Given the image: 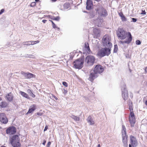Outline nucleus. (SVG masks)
<instances>
[{
    "mask_svg": "<svg viewBox=\"0 0 147 147\" xmlns=\"http://www.w3.org/2000/svg\"><path fill=\"white\" fill-rule=\"evenodd\" d=\"M117 32L118 37L120 39L123 40L126 37H127L125 41H120L119 42L120 44L124 45L125 43L128 44L130 43L132 40V37L130 32H128L127 33L123 29L121 28H119Z\"/></svg>",
    "mask_w": 147,
    "mask_h": 147,
    "instance_id": "obj_1",
    "label": "nucleus"
},
{
    "mask_svg": "<svg viewBox=\"0 0 147 147\" xmlns=\"http://www.w3.org/2000/svg\"><path fill=\"white\" fill-rule=\"evenodd\" d=\"M104 69L101 65H96L93 72L90 73L88 80L91 81H92L98 76L99 74L102 73Z\"/></svg>",
    "mask_w": 147,
    "mask_h": 147,
    "instance_id": "obj_2",
    "label": "nucleus"
},
{
    "mask_svg": "<svg viewBox=\"0 0 147 147\" xmlns=\"http://www.w3.org/2000/svg\"><path fill=\"white\" fill-rule=\"evenodd\" d=\"M20 138L17 135H13L10 139V142L13 147H20Z\"/></svg>",
    "mask_w": 147,
    "mask_h": 147,
    "instance_id": "obj_3",
    "label": "nucleus"
},
{
    "mask_svg": "<svg viewBox=\"0 0 147 147\" xmlns=\"http://www.w3.org/2000/svg\"><path fill=\"white\" fill-rule=\"evenodd\" d=\"M111 48L105 47V48H102L101 49L99 50L97 54L98 55L101 57L107 55L109 56L111 53Z\"/></svg>",
    "mask_w": 147,
    "mask_h": 147,
    "instance_id": "obj_4",
    "label": "nucleus"
},
{
    "mask_svg": "<svg viewBox=\"0 0 147 147\" xmlns=\"http://www.w3.org/2000/svg\"><path fill=\"white\" fill-rule=\"evenodd\" d=\"M111 38L108 36L105 35L102 39V42L104 46L106 47L111 48L112 44L111 42Z\"/></svg>",
    "mask_w": 147,
    "mask_h": 147,
    "instance_id": "obj_5",
    "label": "nucleus"
},
{
    "mask_svg": "<svg viewBox=\"0 0 147 147\" xmlns=\"http://www.w3.org/2000/svg\"><path fill=\"white\" fill-rule=\"evenodd\" d=\"M122 141L125 147H127L128 146L127 144V138L128 136L126 135V130L125 126L122 125Z\"/></svg>",
    "mask_w": 147,
    "mask_h": 147,
    "instance_id": "obj_6",
    "label": "nucleus"
},
{
    "mask_svg": "<svg viewBox=\"0 0 147 147\" xmlns=\"http://www.w3.org/2000/svg\"><path fill=\"white\" fill-rule=\"evenodd\" d=\"M95 60V58L93 56L88 55L86 58L85 64L87 66H92L94 63Z\"/></svg>",
    "mask_w": 147,
    "mask_h": 147,
    "instance_id": "obj_7",
    "label": "nucleus"
},
{
    "mask_svg": "<svg viewBox=\"0 0 147 147\" xmlns=\"http://www.w3.org/2000/svg\"><path fill=\"white\" fill-rule=\"evenodd\" d=\"M84 59L80 58L76 60L73 63L74 66L76 69H81L83 67Z\"/></svg>",
    "mask_w": 147,
    "mask_h": 147,
    "instance_id": "obj_8",
    "label": "nucleus"
},
{
    "mask_svg": "<svg viewBox=\"0 0 147 147\" xmlns=\"http://www.w3.org/2000/svg\"><path fill=\"white\" fill-rule=\"evenodd\" d=\"M121 90L122 91V96L125 100L127 98L128 95V91L126 88V86L123 82L121 84Z\"/></svg>",
    "mask_w": 147,
    "mask_h": 147,
    "instance_id": "obj_9",
    "label": "nucleus"
},
{
    "mask_svg": "<svg viewBox=\"0 0 147 147\" xmlns=\"http://www.w3.org/2000/svg\"><path fill=\"white\" fill-rule=\"evenodd\" d=\"M97 12L100 16L105 17L107 15V13L106 9L100 6L97 9Z\"/></svg>",
    "mask_w": 147,
    "mask_h": 147,
    "instance_id": "obj_10",
    "label": "nucleus"
},
{
    "mask_svg": "<svg viewBox=\"0 0 147 147\" xmlns=\"http://www.w3.org/2000/svg\"><path fill=\"white\" fill-rule=\"evenodd\" d=\"M129 121L131 126L133 127L135 122V119L134 114L132 112H131L129 116Z\"/></svg>",
    "mask_w": 147,
    "mask_h": 147,
    "instance_id": "obj_11",
    "label": "nucleus"
},
{
    "mask_svg": "<svg viewBox=\"0 0 147 147\" xmlns=\"http://www.w3.org/2000/svg\"><path fill=\"white\" fill-rule=\"evenodd\" d=\"M8 119L4 113H0V121L2 123L6 124L8 122Z\"/></svg>",
    "mask_w": 147,
    "mask_h": 147,
    "instance_id": "obj_12",
    "label": "nucleus"
},
{
    "mask_svg": "<svg viewBox=\"0 0 147 147\" xmlns=\"http://www.w3.org/2000/svg\"><path fill=\"white\" fill-rule=\"evenodd\" d=\"M131 145L134 147H136L138 145V142L135 137L132 136H130Z\"/></svg>",
    "mask_w": 147,
    "mask_h": 147,
    "instance_id": "obj_13",
    "label": "nucleus"
},
{
    "mask_svg": "<svg viewBox=\"0 0 147 147\" xmlns=\"http://www.w3.org/2000/svg\"><path fill=\"white\" fill-rule=\"evenodd\" d=\"M16 132V129L14 127H9L6 130L7 133L10 135L14 134Z\"/></svg>",
    "mask_w": 147,
    "mask_h": 147,
    "instance_id": "obj_14",
    "label": "nucleus"
},
{
    "mask_svg": "<svg viewBox=\"0 0 147 147\" xmlns=\"http://www.w3.org/2000/svg\"><path fill=\"white\" fill-rule=\"evenodd\" d=\"M86 9L88 10H90L92 9L93 5V3L91 0H87L86 2Z\"/></svg>",
    "mask_w": 147,
    "mask_h": 147,
    "instance_id": "obj_15",
    "label": "nucleus"
},
{
    "mask_svg": "<svg viewBox=\"0 0 147 147\" xmlns=\"http://www.w3.org/2000/svg\"><path fill=\"white\" fill-rule=\"evenodd\" d=\"M27 78L30 79L35 77V75L30 73H24L23 74Z\"/></svg>",
    "mask_w": 147,
    "mask_h": 147,
    "instance_id": "obj_16",
    "label": "nucleus"
},
{
    "mask_svg": "<svg viewBox=\"0 0 147 147\" xmlns=\"http://www.w3.org/2000/svg\"><path fill=\"white\" fill-rule=\"evenodd\" d=\"M36 105H33L30 106L29 111L27 112L26 114L30 113L34 111L36 109Z\"/></svg>",
    "mask_w": 147,
    "mask_h": 147,
    "instance_id": "obj_17",
    "label": "nucleus"
},
{
    "mask_svg": "<svg viewBox=\"0 0 147 147\" xmlns=\"http://www.w3.org/2000/svg\"><path fill=\"white\" fill-rule=\"evenodd\" d=\"M19 93L23 97H24L28 99H30V97L26 93L21 91H20Z\"/></svg>",
    "mask_w": 147,
    "mask_h": 147,
    "instance_id": "obj_18",
    "label": "nucleus"
},
{
    "mask_svg": "<svg viewBox=\"0 0 147 147\" xmlns=\"http://www.w3.org/2000/svg\"><path fill=\"white\" fill-rule=\"evenodd\" d=\"M6 97L7 100L9 101H11L12 100L13 98V94L11 92L8 94L6 96Z\"/></svg>",
    "mask_w": 147,
    "mask_h": 147,
    "instance_id": "obj_19",
    "label": "nucleus"
},
{
    "mask_svg": "<svg viewBox=\"0 0 147 147\" xmlns=\"http://www.w3.org/2000/svg\"><path fill=\"white\" fill-rule=\"evenodd\" d=\"M87 121L88 123L90 125L94 124V122L93 119L91 118L90 116H89L87 119Z\"/></svg>",
    "mask_w": 147,
    "mask_h": 147,
    "instance_id": "obj_20",
    "label": "nucleus"
},
{
    "mask_svg": "<svg viewBox=\"0 0 147 147\" xmlns=\"http://www.w3.org/2000/svg\"><path fill=\"white\" fill-rule=\"evenodd\" d=\"M119 16L121 17V20L122 21H127L126 17L124 16L122 12H120L119 13Z\"/></svg>",
    "mask_w": 147,
    "mask_h": 147,
    "instance_id": "obj_21",
    "label": "nucleus"
},
{
    "mask_svg": "<svg viewBox=\"0 0 147 147\" xmlns=\"http://www.w3.org/2000/svg\"><path fill=\"white\" fill-rule=\"evenodd\" d=\"M84 47L85 49L87 51V52L88 53H89L90 52V49L89 45L88 43H85Z\"/></svg>",
    "mask_w": 147,
    "mask_h": 147,
    "instance_id": "obj_22",
    "label": "nucleus"
},
{
    "mask_svg": "<svg viewBox=\"0 0 147 147\" xmlns=\"http://www.w3.org/2000/svg\"><path fill=\"white\" fill-rule=\"evenodd\" d=\"M7 105V103L5 101H3L0 103V107L2 108L6 107Z\"/></svg>",
    "mask_w": 147,
    "mask_h": 147,
    "instance_id": "obj_23",
    "label": "nucleus"
},
{
    "mask_svg": "<svg viewBox=\"0 0 147 147\" xmlns=\"http://www.w3.org/2000/svg\"><path fill=\"white\" fill-rule=\"evenodd\" d=\"M70 117L72 119H73L75 121H79L80 120L79 117L77 116L71 115Z\"/></svg>",
    "mask_w": 147,
    "mask_h": 147,
    "instance_id": "obj_24",
    "label": "nucleus"
},
{
    "mask_svg": "<svg viewBox=\"0 0 147 147\" xmlns=\"http://www.w3.org/2000/svg\"><path fill=\"white\" fill-rule=\"evenodd\" d=\"M128 104L129 105V109L130 110H133L132 106V103L130 100L129 101Z\"/></svg>",
    "mask_w": 147,
    "mask_h": 147,
    "instance_id": "obj_25",
    "label": "nucleus"
},
{
    "mask_svg": "<svg viewBox=\"0 0 147 147\" xmlns=\"http://www.w3.org/2000/svg\"><path fill=\"white\" fill-rule=\"evenodd\" d=\"M118 50V47L117 45H114V52L116 53Z\"/></svg>",
    "mask_w": 147,
    "mask_h": 147,
    "instance_id": "obj_26",
    "label": "nucleus"
},
{
    "mask_svg": "<svg viewBox=\"0 0 147 147\" xmlns=\"http://www.w3.org/2000/svg\"><path fill=\"white\" fill-rule=\"evenodd\" d=\"M93 32L95 33V35H98V34L99 33V31L97 29H94V30Z\"/></svg>",
    "mask_w": 147,
    "mask_h": 147,
    "instance_id": "obj_27",
    "label": "nucleus"
},
{
    "mask_svg": "<svg viewBox=\"0 0 147 147\" xmlns=\"http://www.w3.org/2000/svg\"><path fill=\"white\" fill-rule=\"evenodd\" d=\"M22 43L24 45H30L29 41L23 42Z\"/></svg>",
    "mask_w": 147,
    "mask_h": 147,
    "instance_id": "obj_28",
    "label": "nucleus"
},
{
    "mask_svg": "<svg viewBox=\"0 0 147 147\" xmlns=\"http://www.w3.org/2000/svg\"><path fill=\"white\" fill-rule=\"evenodd\" d=\"M59 17L58 16L56 17H54L53 18H52V20H56L57 21H58L59 20Z\"/></svg>",
    "mask_w": 147,
    "mask_h": 147,
    "instance_id": "obj_29",
    "label": "nucleus"
},
{
    "mask_svg": "<svg viewBox=\"0 0 147 147\" xmlns=\"http://www.w3.org/2000/svg\"><path fill=\"white\" fill-rule=\"evenodd\" d=\"M67 57H69V60H71L73 58V57L71 56V54H68L67 55Z\"/></svg>",
    "mask_w": 147,
    "mask_h": 147,
    "instance_id": "obj_30",
    "label": "nucleus"
},
{
    "mask_svg": "<svg viewBox=\"0 0 147 147\" xmlns=\"http://www.w3.org/2000/svg\"><path fill=\"white\" fill-rule=\"evenodd\" d=\"M136 44L137 45H140L141 43L140 41L139 40H136Z\"/></svg>",
    "mask_w": 147,
    "mask_h": 147,
    "instance_id": "obj_31",
    "label": "nucleus"
},
{
    "mask_svg": "<svg viewBox=\"0 0 147 147\" xmlns=\"http://www.w3.org/2000/svg\"><path fill=\"white\" fill-rule=\"evenodd\" d=\"M52 25H53V28H56L57 29H59V28H58L57 26H56L55 24H53Z\"/></svg>",
    "mask_w": 147,
    "mask_h": 147,
    "instance_id": "obj_32",
    "label": "nucleus"
},
{
    "mask_svg": "<svg viewBox=\"0 0 147 147\" xmlns=\"http://www.w3.org/2000/svg\"><path fill=\"white\" fill-rule=\"evenodd\" d=\"M35 5H36L35 2H32L31 3V4H30V6L31 7H34V6H35Z\"/></svg>",
    "mask_w": 147,
    "mask_h": 147,
    "instance_id": "obj_33",
    "label": "nucleus"
},
{
    "mask_svg": "<svg viewBox=\"0 0 147 147\" xmlns=\"http://www.w3.org/2000/svg\"><path fill=\"white\" fill-rule=\"evenodd\" d=\"M29 42H30V45H33L35 44V43L34 42V41H29Z\"/></svg>",
    "mask_w": 147,
    "mask_h": 147,
    "instance_id": "obj_34",
    "label": "nucleus"
},
{
    "mask_svg": "<svg viewBox=\"0 0 147 147\" xmlns=\"http://www.w3.org/2000/svg\"><path fill=\"white\" fill-rule=\"evenodd\" d=\"M27 92L30 95L32 93L31 90L30 89H28L27 90Z\"/></svg>",
    "mask_w": 147,
    "mask_h": 147,
    "instance_id": "obj_35",
    "label": "nucleus"
},
{
    "mask_svg": "<svg viewBox=\"0 0 147 147\" xmlns=\"http://www.w3.org/2000/svg\"><path fill=\"white\" fill-rule=\"evenodd\" d=\"M132 21L134 22H136L137 21V19L135 18H132Z\"/></svg>",
    "mask_w": 147,
    "mask_h": 147,
    "instance_id": "obj_36",
    "label": "nucleus"
},
{
    "mask_svg": "<svg viewBox=\"0 0 147 147\" xmlns=\"http://www.w3.org/2000/svg\"><path fill=\"white\" fill-rule=\"evenodd\" d=\"M48 129V126L47 125H46L45 127V128L44 129V131H46L47 130V129Z\"/></svg>",
    "mask_w": 147,
    "mask_h": 147,
    "instance_id": "obj_37",
    "label": "nucleus"
},
{
    "mask_svg": "<svg viewBox=\"0 0 147 147\" xmlns=\"http://www.w3.org/2000/svg\"><path fill=\"white\" fill-rule=\"evenodd\" d=\"M46 17H49V18H50L51 19H52V18H53V17H54L53 16H47Z\"/></svg>",
    "mask_w": 147,
    "mask_h": 147,
    "instance_id": "obj_38",
    "label": "nucleus"
},
{
    "mask_svg": "<svg viewBox=\"0 0 147 147\" xmlns=\"http://www.w3.org/2000/svg\"><path fill=\"white\" fill-rule=\"evenodd\" d=\"M4 10L3 9H1L0 11V14L1 15L4 12Z\"/></svg>",
    "mask_w": 147,
    "mask_h": 147,
    "instance_id": "obj_39",
    "label": "nucleus"
},
{
    "mask_svg": "<svg viewBox=\"0 0 147 147\" xmlns=\"http://www.w3.org/2000/svg\"><path fill=\"white\" fill-rule=\"evenodd\" d=\"M30 95L33 98H34L35 96V95L33 93L30 94Z\"/></svg>",
    "mask_w": 147,
    "mask_h": 147,
    "instance_id": "obj_40",
    "label": "nucleus"
},
{
    "mask_svg": "<svg viewBox=\"0 0 147 147\" xmlns=\"http://www.w3.org/2000/svg\"><path fill=\"white\" fill-rule=\"evenodd\" d=\"M51 144V142H48L47 146L48 147H49Z\"/></svg>",
    "mask_w": 147,
    "mask_h": 147,
    "instance_id": "obj_41",
    "label": "nucleus"
},
{
    "mask_svg": "<svg viewBox=\"0 0 147 147\" xmlns=\"http://www.w3.org/2000/svg\"><path fill=\"white\" fill-rule=\"evenodd\" d=\"M40 42V41L39 40H37L35 41H34V43H35V44L39 43Z\"/></svg>",
    "mask_w": 147,
    "mask_h": 147,
    "instance_id": "obj_42",
    "label": "nucleus"
},
{
    "mask_svg": "<svg viewBox=\"0 0 147 147\" xmlns=\"http://www.w3.org/2000/svg\"><path fill=\"white\" fill-rule=\"evenodd\" d=\"M142 12L141 13V14H146V12H145V11H142Z\"/></svg>",
    "mask_w": 147,
    "mask_h": 147,
    "instance_id": "obj_43",
    "label": "nucleus"
},
{
    "mask_svg": "<svg viewBox=\"0 0 147 147\" xmlns=\"http://www.w3.org/2000/svg\"><path fill=\"white\" fill-rule=\"evenodd\" d=\"M46 142V140H44L43 141V142L42 143V144L45 145Z\"/></svg>",
    "mask_w": 147,
    "mask_h": 147,
    "instance_id": "obj_44",
    "label": "nucleus"
},
{
    "mask_svg": "<svg viewBox=\"0 0 147 147\" xmlns=\"http://www.w3.org/2000/svg\"><path fill=\"white\" fill-rule=\"evenodd\" d=\"M47 20H42V22L44 23H45Z\"/></svg>",
    "mask_w": 147,
    "mask_h": 147,
    "instance_id": "obj_45",
    "label": "nucleus"
},
{
    "mask_svg": "<svg viewBox=\"0 0 147 147\" xmlns=\"http://www.w3.org/2000/svg\"><path fill=\"white\" fill-rule=\"evenodd\" d=\"M37 115H38L40 116V115H42V113H37Z\"/></svg>",
    "mask_w": 147,
    "mask_h": 147,
    "instance_id": "obj_46",
    "label": "nucleus"
},
{
    "mask_svg": "<svg viewBox=\"0 0 147 147\" xmlns=\"http://www.w3.org/2000/svg\"><path fill=\"white\" fill-rule=\"evenodd\" d=\"M67 84L65 82V87H67Z\"/></svg>",
    "mask_w": 147,
    "mask_h": 147,
    "instance_id": "obj_47",
    "label": "nucleus"
},
{
    "mask_svg": "<svg viewBox=\"0 0 147 147\" xmlns=\"http://www.w3.org/2000/svg\"><path fill=\"white\" fill-rule=\"evenodd\" d=\"M145 71L146 73H147V67H146L145 69Z\"/></svg>",
    "mask_w": 147,
    "mask_h": 147,
    "instance_id": "obj_48",
    "label": "nucleus"
},
{
    "mask_svg": "<svg viewBox=\"0 0 147 147\" xmlns=\"http://www.w3.org/2000/svg\"><path fill=\"white\" fill-rule=\"evenodd\" d=\"M53 97L55 99H56V100L57 99V98L56 96H54Z\"/></svg>",
    "mask_w": 147,
    "mask_h": 147,
    "instance_id": "obj_49",
    "label": "nucleus"
},
{
    "mask_svg": "<svg viewBox=\"0 0 147 147\" xmlns=\"http://www.w3.org/2000/svg\"><path fill=\"white\" fill-rule=\"evenodd\" d=\"M49 21H51L52 23V25L53 24H54V23L51 20H49Z\"/></svg>",
    "mask_w": 147,
    "mask_h": 147,
    "instance_id": "obj_50",
    "label": "nucleus"
},
{
    "mask_svg": "<svg viewBox=\"0 0 147 147\" xmlns=\"http://www.w3.org/2000/svg\"><path fill=\"white\" fill-rule=\"evenodd\" d=\"M97 147H100V144H98V145Z\"/></svg>",
    "mask_w": 147,
    "mask_h": 147,
    "instance_id": "obj_51",
    "label": "nucleus"
},
{
    "mask_svg": "<svg viewBox=\"0 0 147 147\" xmlns=\"http://www.w3.org/2000/svg\"><path fill=\"white\" fill-rule=\"evenodd\" d=\"M145 104L147 106V100H146L145 102Z\"/></svg>",
    "mask_w": 147,
    "mask_h": 147,
    "instance_id": "obj_52",
    "label": "nucleus"
},
{
    "mask_svg": "<svg viewBox=\"0 0 147 147\" xmlns=\"http://www.w3.org/2000/svg\"><path fill=\"white\" fill-rule=\"evenodd\" d=\"M132 145L130 144H129V147H131Z\"/></svg>",
    "mask_w": 147,
    "mask_h": 147,
    "instance_id": "obj_53",
    "label": "nucleus"
},
{
    "mask_svg": "<svg viewBox=\"0 0 147 147\" xmlns=\"http://www.w3.org/2000/svg\"><path fill=\"white\" fill-rule=\"evenodd\" d=\"M62 84H63L64 86V84H65V83H64V82H62Z\"/></svg>",
    "mask_w": 147,
    "mask_h": 147,
    "instance_id": "obj_54",
    "label": "nucleus"
},
{
    "mask_svg": "<svg viewBox=\"0 0 147 147\" xmlns=\"http://www.w3.org/2000/svg\"><path fill=\"white\" fill-rule=\"evenodd\" d=\"M51 0L55 2V1H56L57 0Z\"/></svg>",
    "mask_w": 147,
    "mask_h": 147,
    "instance_id": "obj_55",
    "label": "nucleus"
},
{
    "mask_svg": "<svg viewBox=\"0 0 147 147\" xmlns=\"http://www.w3.org/2000/svg\"><path fill=\"white\" fill-rule=\"evenodd\" d=\"M65 93H66L67 92V91L65 90Z\"/></svg>",
    "mask_w": 147,
    "mask_h": 147,
    "instance_id": "obj_56",
    "label": "nucleus"
},
{
    "mask_svg": "<svg viewBox=\"0 0 147 147\" xmlns=\"http://www.w3.org/2000/svg\"><path fill=\"white\" fill-rule=\"evenodd\" d=\"M35 1H38V0H35Z\"/></svg>",
    "mask_w": 147,
    "mask_h": 147,
    "instance_id": "obj_57",
    "label": "nucleus"
},
{
    "mask_svg": "<svg viewBox=\"0 0 147 147\" xmlns=\"http://www.w3.org/2000/svg\"><path fill=\"white\" fill-rule=\"evenodd\" d=\"M2 100V99L0 97V101Z\"/></svg>",
    "mask_w": 147,
    "mask_h": 147,
    "instance_id": "obj_58",
    "label": "nucleus"
},
{
    "mask_svg": "<svg viewBox=\"0 0 147 147\" xmlns=\"http://www.w3.org/2000/svg\"><path fill=\"white\" fill-rule=\"evenodd\" d=\"M1 147H5V146H1Z\"/></svg>",
    "mask_w": 147,
    "mask_h": 147,
    "instance_id": "obj_59",
    "label": "nucleus"
},
{
    "mask_svg": "<svg viewBox=\"0 0 147 147\" xmlns=\"http://www.w3.org/2000/svg\"><path fill=\"white\" fill-rule=\"evenodd\" d=\"M67 5V4L66 3H65V5Z\"/></svg>",
    "mask_w": 147,
    "mask_h": 147,
    "instance_id": "obj_60",
    "label": "nucleus"
},
{
    "mask_svg": "<svg viewBox=\"0 0 147 147\" xmlns=\"http://www.w3.org/2000/svg\"><path fill=\"white\" fill-rule=\"evenodd\" d=\"M80 0L81 1L82 0Z\"/></svg>",
    "mask_w": 147,
    "mask_h": 147,
    "instance_id": "obj_61",
    "label": "nucleus"
},
{
    "mask_svg": "<svg viewBox=\"0 0 147 147\" xmlns=\"http://www.w3.org/2000/svg\"><path fill=\"white\" fill-rule=\"evenodd\" d=\"M0 15H1V14H0Z\"/></svg>",
    "mask_w": 147,
    "mask_h": 147,
    "instance_id": "obj_62",
    "label": "nucleus"
}]
</instances>
